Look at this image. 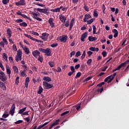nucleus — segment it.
Returning <instances> with one entry per match:
<instances>
[{
    "mask_svg": "<svg viewBox=\"0 0 129 129\" xmlns=\"http://www.w3.org/2000/svg\"><path fill=\"white\" fill-rule=\"evenodd\" d=\"M30 34H32V35H34L35 36H39V33H38L37 32L30 31Z\"/></svg>",
    "mask_w": 129,
    "mask_h": 129,
    "instance_id": "obj_41",
    "label": "nucleus"
},
{
    "mask_svg": "<svg viewBox=\"0 0 129 129\" xmlns=\"http://www.w3.org/2000/svg\"><path fill=\"white\" fill-rule=\"evenodd\" d=\"M93 16L94 17H95V18H97V17H98V14L97 13V11H94Z\"/></svg>",
    "mask_w": 129,
    "mask_h": 129,
    "instance_id": "obj_46",
    "label": "nucleus"
},
{
    "mask_svg": "<svg viewBox=\"0 0 129 129\" xmlns=\"http://www.w3.org/2000/svg\"><path fill=\"white\" fill-rule=\"evenodd\" d=\"M94 20H95V19L94 18H92L91 20H87V25H91V24H92V22L94 21Z\"/></svg>",
    "mask_w": 129,
    "mask_h": 129,
    "instance_id": "obj_26",
    "label": "nucleus"
},
{
    "mask_svg": "<svg viewBox=\"0 0 129 129\" xmlns=\"http://www.w3.org/2000/svg\"><path fill=\"white\" fill-rule=\"evenodd\" d=\"M70 68H71V70L72 72L74 73V72H75V69H74V67L71 66L70 67Z\"/></svg>",
    "mask_w": 129,
    "mask_h": 129,
    "instance_id": "obj_62",
    "label": "nucleus"
},
{
    "mask_svg": "<svg viewBox=\"0 0 129 129\" xmlns=\"http://www.w3.org/2000/svg\"><path fill=\"white\" fill-rule=\"evenodd\" d=\"M43 9H40V8H35L34 9V12H40V13H43Z\"/></svg>",
    "mask_w": 129,
    "mask_h": 129,
    "instance_id": "obj_30",
    "label": "nucleus"
},
{
    "mask_svg": "<svg viewBox=\"0 0 129 129\" xmlns=\"http://www.w3.org/2000/svg\"><path fill=\"white\" fill-rule=\"evenodd\" d=\"M104 84H105V83H104V82H101L99 84H98L97 86L98 87H101V86H102V85H104Z\"/></svg>",
    "mask_w": 129,
    "mask_h": 129,
    "instance_id": "obj_42",
    "label": "nucleus"
},
{
    "mask_svg": "<svg viewBox=\"0 0 129 129\" xmlns=\"http://www.w3.org/2000/svg\"><path fill=\"white\" fill-rule=\"evenodd\" d=\"M69 113V111H66L63 113H62L60 115L61 116H64V115H66V114H68V113Z\"/></svg>",
    "mask_w": 129,
    "mask_h": 129,
    "instance_id": "obj_44",
    "label": "nucleus"
},
{
    "mask_svg": "<svg viewBox=\"0 0 129 129\" xmlns=\"http://www.w3.org/2000/svg\"><path fill=\"white\" fill-rule=\"evenodd\" d=\"M65 27H69V21H67L64 24Z\"/></svg>",
    "mask_w": 129,
    "mask_h": 129,
    "instance_id": "obj_64",
    "label": "nucleus"
},
{
    "mask_svg": "<svg viewBox=\"0 0 129 129\" xmlns=\"http://www.w3.org/2000/svg\"><path fill=\"white\" fill-rule=\"evenodd\" d=\"M40 37H46V38H48V37H49V34L47 33H43L42 34V36Z\"/></svg>",
    "mask_w": 129,
    "mask_h": 129,
    "instance_id": "obj_39",
    "label": "nucleus"
},
{
    "mask_svg": "<svg viewBox=\"0 0 129 129\" xmlns=\"http://www.w3.org/2000/svg\"><path fill=\"white\" fill-rule=\"evenodd\" d=\"M25 37H27V38H29V39H30L32 41H35V39L34 37H32L31 35H29L27 34H24Z\"/></svg>",
    "mask_w": 129,
    "mask_h": 129,
    "instance_id": "obj_25",
    "label": "nucleus"
},
{
    "mask_svg": "<svg viewBox=\"0 0 129 129\" xmlns=\"http://www.w3.org/2000/svg\"><path fill=\"white\" fill-rule=\"evenodd\" d=\"M13 69L14 72H15V73H18V72H19V70L18 69V68H17L15 66L13 67Z\"/></svg>",
    "mask_w": 129,
    "mask_h": 129,
    "instance_id": "obj_32",
    "label": "nucleus"
},
{
    "mask_svg": "<svg viewBox=\"0 0 129 129\" xmlns=\"http://www.w3.org/2000/svg\"><path fill=\"white\" fill-rule=\"evenodd\" d=\"M88 40L90 42H93V41H96L97 38L96 37L89 36Z\"/></svg>",
    "mask_w": 129,
    "mask_h": 129,
    "instance_id": "obj_17",
    "label": "nucleus"
},
{
    "mask_svg": "<svg viewBox=\"0 0 129 129\" xmlns=\"http://www.w3.org/2000/svg\"><path fill=\"white\" fill-rule=\"evenodd\" d=\"M16 23H17L18 24H20V23H22L23 22V19H18L16 20H15Z\"/></svg>",
    "mask_w": 129,
    "mask_h": 129,
    "instance_id": "obj_49",
    "label": "nucleus"
},
{
    "mask_svg": "<svg viewBox=\"0 0 129 129\" xmlns=\"http://www.w3.org/2000/svg\"><path fill=\"white\" fill-rule=\"evenodd\" d=\"M46 54V56H50L51 51H50V48H47L46 49H44V52Z\"/></svg>",
    "mask_w": 129,
    "mask_h": 129,
    "instance_id": "obj_13",
    "label": "nucleus"
},
{
    "mask_svg": "<svg viewBox=\"0 0 129 129\" xmlns=\"http://www.w3.org/2000/svg\"><path fill=\"white\" fill-rule=\"evenodd\" d=\"M54 71H56V72H58V73L61 72L62 71V70L61 69V68H60V67H58L57 70L54 69Z\"/></svg>",
    "mask_w": 129,
    "mask_h": 129,
    "instance_id": "obj_50",
    "label": "nucleus"
},
{
    "mask_svg": "<svg viewBox=\"0 0 129 129\" xmlns=\"http://www.w3.org/2000/svg\"><path fill=\"white\" fill-rule=\"evenodd\" d=\"M51 12H52L53 13H60V8H57L55 9H52L51 10Z\"/></svg>",
    "mask_w": 129,
    "mask_h": 129,
    "instance_id": "obj_23",
    "label": "nucleus"
},
{
    "mask_svg": "<svg viewBox=\"0 0 129 129\" xmlns=\"http://www.w3.org/2000/svg\"><path fill=\"white\" fill-rule=\"evenodd\" d=\"M7 32L9 38H11V37H12V30L10 28H8Z\"/></svg>",
    "mask_w": 129,
    "mask_h": 129,
    "instance_id": "obj_22",
    "label": "nucleus"
},
{
    "mask_svg": "<svg viewBox=\"0 0 129 129\" xmlns=\"http://www.w3.org/2000/svg\"><path fill=\"white\" fill-rule=\"evenodd\" d=\"M38 60V61H39V62H41V63H42V62H43V57H42L41 56L39 55Z\"/></svg>",
    "mask_w": 129,
    "mask_h": 129,
    "instance_id": "obj_55",
    "label": "nucleus"
},
{
    "mask_svg": "<svg viewBox=\"0 0 129 129\" xmlns=\"http://www.w3.org/2000/svg\"><path fill=\"white\" fill-rule=\"evenodd\" d=\"M23 50L25 54H26V55H28L30 53V49H29V48L27 47V46H25L24 48H23Z\"/></svg>",
    "mask_w": 129,
    "mask_h": 129,
    "instance_id": "obj_18",
    "label": "nucleus"
},
{
    "mask_svg": "<svg viewBox=\"0 0 129 129\" xmlns=\"http://www.w3.org/2000/svg\"><path fill=\"white\" fill-rule=\"evenodd\" d=\"M59 20L63 24L66 23V17L63 15H59Z\"/></svg>",
    "mask_w": 129,
    "mask_h": 129,
    "instance_id": "obj_9",
    "label": "nucleus"
},
{
    "mask_svg": "<svg viewBox=\"0 0 129 129\" xmlns=\"http://www.w3.org/2000/svg\"><path fill=\"white\" fill-rule=\"evenodd\" d=\"M22 53H23V52H22V50H21V49H19L18 51H17L18 57L20 56H22Z\"/></svg>",
    "mask_w": 129,
    "mask_h": 129,
    "instance_id": "obj_36",
    "label": "nucleus"
},
{
    "mask_svg": "<svg viewBox=\"0 0 129 129\" xmlns=\"http://www.w3.org/2000/svg\"><path fill=\"white\" fill-rule=\"evenodd\" d=\"M48 64L49 66L52 68V67H54V62L53 61H49L48 62Z\"/></svg>",
    "mask_w": 129,
    "mask_h": 129,
    "instance_id": "obj_51",
    "label": "nucleus"
},
{
    "mask_svg": "<svg viewBox=\"0 0 129 129\" xmlns=\"http://www.w3.org/2000/svg\"><path fill=\"white\" fill-rule=\"evenodd\" d=\"M49 12V9L45 8V9H43L42 13L45 15H47V16L49 15V12Z\"/></svg>",
    "mask_w": 129,
    "mask_h": 129,
    "instance_id": "obj_19",
    "label": "nucleus"
},
{
    "mask_svg": "<svg viewBox=\"0 0 129 129\" xmlns=\"http://www.w3.org/2000/svg\"><path fill=\"white\" fill-rule=\"evenodd\" d=\"M88 34V32H85L81 35V40L82 42H85V39H86V38H87Z\"/></svg>",
    "mask_w": 129,
    "mask_h": 129,
    "instance_id": "obj_6",
    "label": "nucleus"
},
{
    "mask_svg": "<svg viewBox=\"0 0 129 129\" xmlns=\"http://www.w3.org/2000/svg\"><path fill=\"white\" fill-rule=\"evenodd\" d=\"M19 60H20V61H22V56H16L15 60L16 61V62H19Z\"/></svg>",
    "mask_w": 129,
    "mask_h": 129,
    "instance_id": "obj_29",
    "label": "nucleus"
},
{
    "mask_svg": "<svg viewBox=\"0 0 129 129\" xmlns=\"http://www.w3.org/2000/svg\"><path fill=\"white\" fill-rule=\"evenodd\" d=\"M87 54L88 55V57H90L92 54H93V52L92 51H89L87 52Z\"/></svg>",
    "mask_w": 129,
    "mask_h": 129,
    "instance_id": "obj_61",
    "label": "nucleus"
},
{
    "mask_svg": "<svg viewBox=\"0 0 129 129\" xmlns=\"http://www.w3.org/2000/svg\"><path fill=\"white\" fill-rule=\"evenodd\" d=\"M85 56H86V52H85V50L83 51V54L81 57V59H84L85 58Z\"/></svg>",
    "mask_w": 129,
    "mask_h": 129,
    "instance_id": "obj_35",
    "label": "nucleus"
},
{
    "mask_svg": "<svg viewBox=\"0 0 129 129\" xmlns=\"http://www.w3.org/2000/svg\"><path fill=\"white\" fill-rule=\"evenodd\" d=\"M19 79H20V77H17L15 80V83L16 84H19Z\"/></svg>",
    "mask_w": 129,
    "mask_h": 129,
    "instance_id": "obj_52",
    "label": "nucleus"
},
{
    "mask_svg": "<svg viewBox=\"0 0 129 129\" xmlns=\"http://www.w3.org/2000/svg\"><path fill=\"white\" fill-rule=\"evenodd\" d=\"M19 25L21 27H24V28H26V27H28V24L25 22H23L22 23H20Z\"/></svg>",
    "mask_w": 129,
    "mask_h": 129,
    "instance_id": "obj_27",
    "label": "nucleus"
},
{
    "mask_svg": "<svg viewBox=\"0 0 129 129\" xmlns=\"http://www.w3.org/2000/svg\"><path fill=\"white\" fill-rule=\"evenodd\" d=\"M21 76L22 77H25V76H27V75L26 74V70L23 71L21 73Z\"/></svg>",
    "mask_w": 129,
    "mask_h": 129,
    "instance_id": "obj_37",
    "label": "nucleus"
},
{
    "mask_svg": "<svg viewBox=\"0 0 129 129\" xmlns=\"http://www.w3.org/2000/svg\"><path fill=\"white\" fill-rule=\"evenodd\" d=\"M21 17H23V18H24V19H27V20H29V21H32V19L30 17H28L25 14H22L21 15Z\"/></svg>",
    "mask_w": 129,
    "mask_h": 129,
    "instance_id": "obj_31",
    "label": "nucleus"
},
{
    "mask_svg": "<svg viewBox=\"0 0 129 129\" xmlns=\"http://www.w3.org/2000/svg\"><path fill=\"white\" fill-rule=\"evenodd\" d=\"M43 86L44 89H51L53 87V84H50L47 82H43Z\"/></svg>",
    "mask_w": 129,
    "mask_h": 129,
    "instance_id": "obj_1",
    "label": "nucleus"
},
{
    "mask_svg": "<svg viewBox=\"0 0 129 129\" xmlns=\"http://www.w3.org/2000/svg\"><path fill=\"white\" fill-rule=\"evenodd\" d=\"M22 122H23V120H18L17 121L14 122V123H15V124H20V123H22Z\"/></svg>",
    "mask_w": 129,
    "mask_h": 129,
    "instance_id": "obj_54",
    "label": "nucleus"
},
{
    "mask_svg": "<svg viewBox=\"0 0 129 129\" xmlns=\"http://www.w3.org/2000/svg\"><path fill=\"white\" fill-rule=\"evenodd\" d=\"M43 80L44 81V82H50L52 81V80L51 79V78H49V77H43Z\"/></svg>",
    "mask_w": 129,
    "mask_h": 129,
    "instance_id": "obj_14",
    "label": "nucleus"
},
{
    "mask_svg": "<svg viewBox=\"0 0 129 129\" xmlns=\"http://www.w3.org/2000/svg\"><path fill=\"white\" fill-rule=\"evenodd\" d=\"M74 22H75V18H73L70 22L69 31H71L72 30V28H73V24H74Z\"/></svg>",
    "mask_w": 129,
    "mask_h": 129,
    "instance_id": "obj_10",
    "label": "nucleus"
},
{
    "mask_svg": "<svg viewBox=\"0 0 129 129\" xmlns=\"http://www.w3.org/2000/svg\"><path fill=\"white\" fill-rule=\"evenodd\" d=\"M0 79L3 81V82H5V81H7V80L8 79L7 78V76H6V74L4 72L0 70Z\"/></svg>",
    "mask_w": 129,
    "mask_h": 129,
    "instance_id": "obj_2",
    "label": "nucleus"
},
{
    "mask_svg": "<svg viewBox=\"0 0 129 129\" xmlns=\"http://www.w3.org/2000/svg\"><path fill=\"white\" fill-rule=\"evenodd\" d=\"M2 3L3 4H4L5 5H8V4H9V3H10V0H3Z\"/></svg>",
    "mask_w": 129,
    "mask_h": 129,
    "instance_id": "obj_38",
    "label": "nucleus"
},
{
    "mask_svg": "<svg viewBox=\"0 0 129 129\" xmlns=\"http://www.w3.org/2000/svg\"><path fill=\"white\" fill-rule=\"evenodd\" d=\"M114 78V77L112 76V75L109 76L104 79V82H107V83H110L113 80Z\"/></svg>",
    "mask_w": 129,
    "mask_h": 129,
    "instance_id": "obj_4",
    "label": "nucleus"
},
{
    "mask_svg": "<svg viewBox=\"0 0 129 129\" xmlns=\"http://www.w3.org/2000/svg\"><path fill=\"white\" fill-rule=\"evenodd\" d=\"M15 5L18 7H19V6H25L26 3H25V0H20L19 2H16Z\"/></svg>",
    "mask_w": 129,
    "mask_h": 129,
    "instance_id": "obj_7",
    "label": "nucleus"
},
{
    "mask_svg": "<svg viewBox=\"0 0 129 129\" xmlns=\"http://www.w3.org/2000/svg\"><path fill=\"white\" fill-rule=\"evenodd\" d=\"M3 60H5L6 62H8V55H7V54H6V53H3Z\"/></svg>",
    "mask_w": 129,
    "mask_h": 129,
    "instance_id": "obj_21",
    "label": "nucleus"
},
{
    "mask_svg": "<svg viewBox=\"0 0 129 129\" xmlns=\"http://www.w3.org/2000/svg\"><path fill=\"white\" fill-rule=\"evenodd\" d=\"M112 33H113L114 35L113 37L114 38H116L118 36V31H117V30L114 29L112 30Z\"/></svg>",
    "mask_w": 129,
    "mask_h": 129,
    "instance_id": "obj_15",
    "label": "nucleus"
},
{
    "mask_svg": "<svg viewBox=\"0 0 129 129\" xmlns=\"http://www.w3.org/2000/svg\"><path fill=\"white\" fill-rule=\"evenodd\" d=\"M67 39H68V37L65 35L62 36V37H60V40L61 42H62L63 43H66L67 41Z\"/></svg>",
    "mask_w": 129,
    "mask_h": 129,
    "instance_id": "obj_11",
    "label": "nucleus"
},
{
    "mask_svg": "<svg viewBox=\"0 0 129 129\" xmlns=\"http://www.w3.org/2000/svg\"><path fill=\"white\" fill-rule=\"evenodd\" d=\"M6 71L7 74H11V69H10V66H9L8 64L6 65Z\"/></svg>",
    "mask_w": 129,
    "mask_h": 129,
    "instance_id": "obj_24",
    "label": "nucleus"
},
{
    "mask_svg": "<svg viewBox=\"0 0 129 129\" xmlns=\"http://www.w3.org/2000/svg\"><path fill=\"white\" fill-rule=\"evenodd\" d=\"M32 55L34 56V57L37 58V56H38V55H40V51L38 50H34L32 52Z\"/></svg>",
    "mask_w": 129,
    "mask_h": 129,
    "instance_id": "obj_16",
    "label": "nucleus"
},
{
    "mask_svg": "<svg viewBox=\"0 0 129 129\" xmlns=\"http://www.w3.org/2000/svg\"><path fill=\"white\" fill-rule=\"evenodd\" d=\"M0 68H1L2 70L3 71H5V68L4 67V66H3V63L0 62Z\"/></svg>",
    "mask_w": 129,
    "mask_h": 129,
    "instance_id": "obj_60",
    "label": "nucleus"
},
{
    "mask_svg": "<svg viewBox=\"0 0 129 129\" xmlns=\"http://www.w3.org/2000/svg\"><path fill=\"white\" fill-rule=\"evenodd\" d=\"M59 9H60V10H61H61L62 11V12H66V11H67V8H64V7H63V6H60L59 7Z\"/></svg>",
    "mask_w": 129,
    "mask_h": 129,
    "instance_id": "obj_43",
    "label": "nucleus"
},
{
    "mask_svg": "<svg viewBox=\"0 0 129 129\" xmlns=\"http://www.w3.org/2000/svg\"><path fill=\"white\" fill-rule=\"evenodd\" d=\"M84 9L86 11V12H89V8H88V6L84 5Z\"/></svg>",
    "mask_w": 129,
    "mask_h": 129,
    "instance_id": "obj_47",
    "label": "nucleus"
},
{
    "mask_svg": "<svg viewBox=\"0 0 129 129\" xmlns=\"http://www.w3.org/2000/svg\"><path fill=\"white\" fill-rule=\"evenodd\" d=\"M43 88L42 87V86H40L38 91H37V93L38 94H41V93H42V92H43Z\"/></svg>",
    "mask_w": 129,
    "mask_h": 129,
    "instance_id": "obj_28",
    "label": "nucleus"
},
{
    "mask_svg": "<svg viewBox=\"0 0 129 129\" xmlns=\"http://www.w3.org/2000/svg\"><path fill=\"white\" fill-rule=\"evenodd\" d=\"M58 46V43H53L51 44V48H55V47H57Z\"/></svg>",
    "mask_w": 129,
    "mask_h": 129,
    "instance_id": "obj_57",
    "label": "nucleus"
},
{
    "mask_svg": "<svg viewBox=\"0 0 129 129\" xmlns=\"http://www.w3.org/2000/svg\"><path fill=\"white\" fill-rule=\"evenodd\" d=\"M0 87H1V88H2V89H3V90H6V89H7V87H6V85H5V83H3V84H2V85H1L0 86Z\"/></svg>",
    "mask_w": 129,
    "mask_h": 129,
    "instance_id": "obj_33",
    "label": "nucleus"
},
{
    "mask_svg": "<svg viewBox=\"0 0 129 129\" xmlns=\"http://www.w3.org/2000/svg\"><path fill=\"white\" fill-rule=\"evenodd\" d=\"M10 115V114H6L4 113L3 116L2 117H4V118H7V117H8V116Z\"/></svg>",
    "mask_w": 129,
    "mask_h": 129,
    "instance_id": "obj_53",
    "label": "nucleus"
},
{
    "mask_svg": "<svg viewBox=\"0 0 129 129\" xmlns=\"http://www.w3.org/2000/svg\"><path fill=\"white\" fill-rule=\"evenodd\" d=\"M31 15H32V18L33 19H35V20H37V21H39V22H42V21H43L42 18H40L38 17L39 16L38 14L35 13H32Z\"/></svg>",
    "mask_w": 129,
    "mask_h": 129,
    "instance_id": "obj_3",
    "label": "nucleus"
},
{
    "mask_svg": "<svg viewBox=\"0 0 129 129\" xmlns=\"http://www.w3.org/2000/svg\"><path fill=\"white\" fill-rule=\"evenodd\" d=\"M91 18L92 17L89 14L85 15V18H84V22L85 23H86V22H87V20H89V19H91Z\"/></svg>",
    "mask_w": 129,
    "mask_h": 129,
    "instance_id": "obj_12",
    "label": "nucleus"
},
{
    "mask_svg": "<svg viewBox=\"0 0 129 129\" xmlns=\"http://www.w3.org/2000/svg\"><path fill=\"white\" fill-rule=\"evenodd\" d=\"M59 121H60V120L59 119H57L55 120V122H54L52 124H53L55 125H57L58 124H59Z\"/></svg>",
    "mask_w": 129,
    "mask_h": 129,
    "instance_id": "obj_40",
    "label": "nucleus"
},
{
    "mask_svg": "<svg viewBox=\"0 0 129 129\" xmlns=\"http://www.w3.org/2000/svg\"><path fill=\"white\" fill-rule=\"evenodd\" d=\"M81 76V72H79L77 74V75H76V77H75V78H76V79H77V78H78V77H80Z\"/></svg>",
    "mask_w": 129,
    "mask_h": 129,
    "instance_id": "obj_45",
    "label": "nucleus"
},
{
    "mask_svg": "<svg viewBox=\"0 0 129 129\" xmlns=\"http://www.w3.org/2000/svg\"><path fill=\"white\" fill-rule=\"evenodd\" d=\"M91 63H92V59H91V58L89 59L87 61V65H88L89 66H90V65H91Z\"/></svg>",
    "mask_w": 129,
    "mask_h": 129,
    "instance_id": "obj_34",
    "label": "nucleus"
},
{
    "mask_svg": "<svg viewBox=\"0 0 129 129\" xmlns=\"http://www.w3.org/2000/svg\"><path fill=\"white\" fill-rule=\"evenodd\" d=\"M24 119H25L26 120V121H27V122H30V117H27L24 118Z\"/></svg>",
    "mask_w": 129,
    "mask_h": 129,
    "instance_id": "obj_63",
    "label": "nucleus"
},
{
    "mask_svg": "<svg viewBox=\"0 0 129 129\" xmlns=\"http://www.w3.org/2000/svg\"><path fill=\"white\" fill-rule=\"evenodd\" d=\"M103 91V87H102L100 89L98 88L97 89V92H100V93H102Z\"/></svg>",
    "mask_w": 129,
    "mask_h": 129,
    "instance_id": "obj_56",
    "label": "nucleus"
},
{
    "mask_svg": "<svg viewBox=\"0 0 129 129\" xmlns=\"http://www.w3.org/2000/svg\"><path fill=\"white\" fill-rule=\"evenodd\" d=\"M81 55V53L80 52V51H78L76 52V54L75 55V57L77 58V57H79V56Z\"/></svg>",
    "mask_w": 129,
    "mask_h": 129,
    "instance_id": "obj_48",
    "label": "nucleus"
},
{
    "mask_svg": "<svg viewBox=\"0 0 129 129\" xmlns=\"http://www.w3.org/2000/svg\"><path fill=\"white\" fill-rule=\"evenodd\" d=\"M81 108V106H80V104L78 105L77 106H75L76 109L77 110H79L80 108Z\"/></svg>",
    "mask_w": 129,
    "mask_h": 129,
    "instance_id": "obj_59",
    "label": "nucleus"
},
{
    "mask_svg": "<svg viewBox=\"0 0 129 129\" xmlns=\"http://www.w3.org/2000/svg\"><path fill=\"white\" fill-rule=\"evenodd\" d=\"M26 109H27V107H25L24 108L19 110L18 113L19 114H23L24 113V112H25V111H26Z\"/></svg>",
    "mask_w": 129,
    "mask_h": 129,
    "instance_id": "obj_20",
    "label": "nucleus"
},
{
    "mask_svg": "<svg viewBox=\"0 0 129 129\" xmlns=\"http://www.w3.org/2000/svg\"><path fill=\"white\" fill-rule=\"evenodd\" d=\"M15 109H16V105L13 103L9 111V113L12 116L14 115V113H15Z\"/></svg>",
    "mask_w": 129,
    "mask_h": 129,
    "instance_id": "obj_5",
    "label": "nucleus"
},
{
    "mask_svg": "<svg viewBox=\"0 0 129 129\" xmlns=\"http://www.w3.org/2000/svg\"><path fill=\"white\" fill-rule=\"evenodd\" d=\"M53 21H54V19H53V18H49L48 21L51 28H54V27H55V24H54V22H53Z\"/></svg>",
    "mask_w": 129,
    "mask_h": 129,
    "instance_id": "obj_8",
    "label": "nucleus"
},
{
    "mask_svg": "<svg viewBox=\"0 0 129 129\" xmlns=\"http://www.w3.org/2000/svg\"><path fill=\"white\" fill-rule=\"evenodd\" d=\"M102 55L103 57H105L107 55V52H106V51H103L102 52Z\"/></svg>",
    "mask_w": 129,
    "mask_h": 129,
    "instance_id": "obj_58",
    "label": "nucleus"
}]
</instances>
